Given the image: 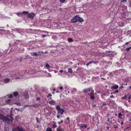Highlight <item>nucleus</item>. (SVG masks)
I'll list each match as a JSON object with an SVG mask.
<instances>
[{
    "label": "nucleus",
    "mask_w": 131,
    "mask_h": 131,
    "mask_svg": "<svg viewBox=\"0 0 131 131\" xmlns=\"http://www.w3.org/2000/svg\"><path fill=\"white\" fill-rule=\"evenodd\" d=\"M56 107L58 111V113H60L61 115L62 114L64 111V110L61 108L59 105L57 106Z\"/></svg>",
    "instance_id": "20e7f679"
},
{
    "label": "nucleus",
    "mask_w": 131,
    "mask_h": 131,
    "mask_svg": "<svg viewBox=\"0 0 131 131\" xmlns=\"http://www.w3.org/2000/svg\"><path fill=\"white\" fill-rule=\"evenodd\" d=\"M61 2L62 3H63L65 2V0H60Z\"/></svg>",
    "instance_id": "c756f323"
},
{
    "label": "nucleus",
    "mask_w": 131,
    "mask_h": 131,
    "mask_svg": "<svg viewBox=\"0 0 131 131\" xmlns=\"http://www.w3.org/2000/svg\"><path fill=\"white\" fill-rule=\"evenodd\" d=\"M59 71L60 72H63V70H60Z\"/></svg>",
    "instance_id": "de8ad7c7"
},
{
    "label": "nucleus",
    "mask_w": 131,
    "mask_h": 131,
    "mask_svg": "<svg viewBox=\"0 0 131 131\" xmlns=\"http://www.w3.org/2000/svg\"><path fill=\"white\" fill-rule=\"evenodd\" d=\"M23 108H22V110H20V111H21V112H22L23 111Z\"/></svg>",
    "instance_id": "052dcab7"
},
{
    "label": "nucleus",
    "mask_w": 131,
    "mask_h": 131,
    "mask_svg": "<svg viewBox=\"0 0 131 131\" xmlns=\"http://www.w3.org/2000/svg\"><path fill=\"white\" fill-rule=\"evenodd\" d=\"M110 97L111 98H114V96L113 95H111L110 96Z\"/></svg>",
    "instance_id": "37998d69"
},
{
    "label": "nucleus",
    "mask_w": 131,
    "mask_h": 131,
    "mask_svg": "<svg viewBox=\"0 0 131 131\" xmlns=\"http://www.w3.org/2000/svg\"><path fill=\"white\" fill-rule=\"evenodd\" d=\"M49 103L51 105H54L55 104V102L54 101L52 100L49 102Z\"/></svg>",
    "instance_id": "6e6552de"
},
{
    "label": "nucleus",
    "mask_w": 131,
    "mask_h": 131,
    "mask_svg": "<svg viewBox=\"0 0 131 131\" xmlns=\"http://www.w3.org/2000/svg\"><path fill=\"white\" fill-rule=\"evenodd\" d=\"M68 72H70V73H72V69L71 68H69L68 69Z\"/></svg>",
    "instance_id": "aec40b11"
},
{
    "label": "nucleus",
    "mask_w": 131,
    "mask_h": 131,
    "mask_svg": "<svg viewBox=\"0 0 131 131\" xmlns=\"http://www.w3.org/2000/svg\"><path fill=\"white\" fill-rule=\"evenodd\" d=\"M10 102V99L6 101V102L7 103H9Z\"/></svg>",
    "instance_id": "2f4dec72"
},
{
    "label": "nucleus",
    "mask_w": 131,
    "mask_h": 131,
    "mask_svg": "<svg viewBox=\"0 0 131 131\" xmlns=\"http://www.w3.org/2000/svg\"><path fill=\"white\" fill-rule=\"evenodd\" d=\"M57 127V125L55 124H54L52 126V127L53 128H55Z\"/></svg>",
    "instance_id": "c85d7f7f"
},
{
    "label": "nucleus",
    "mask_w": 131,
    "mask_h": 131,
    "mask_svg": "<svg viewBox=\"0 0 131 131\" xmlns=\"http://www.w3.org/2000/svg\"><path fill=\"white\" fill-rule=\"evenodd\" d=\"M89 95L91 96V95H94V94L93 92H91L90 94H89Z\"/></svg>",
    "instance_id": "5701e85b"
},
{
    "label": "nucleus",
    "mask_w": 131,
    "mask_h": 131,
    "mask_svg": "<svg viewBox=\"0 0 131 131\" xmlns=\"http://www.w3.org/2000/svg\"><path fill=\"white\" fill-rule=\"evenodd\" d=\"M95 105V104H93V105H92V106H93V107H94Z\"/></svg>",
    "instance_id": "4d7b16f0"
},
{
    "label": "nucleus",
    "mask_w": 131,
    "mask_h": 131,
    "mask_svg": "<svg viewBox=\"0 0 131 131\" xmlns=\"http://www.w3.org/2000/svg\"><path fill=\"white\" fill-rule=\"evenodd\" d=\"M94 98H95V97L94 96V95H91V96L90 99H93V100L94 99Z\"/></svg>",
    "instance_id": "393cba45"
},
{
    "label": "nucleus",
    "mask_w": 131,
    "mask_h": 131,
    "mask_svg": "<svg viewBox=\"0 0 131 131\" xmlns=\"http://www.w3.org/2000/svg\"><path fill=\"white\" fill-rule=\"evenodd\" d=\"M13 97V95L12 94H10L9 96V97L10 98H12Z\"/></svg>",
    "instance_id": "cd10ccee"
},
{
    "label": "nucleus",
    "mask_w": 131,
    "mask_h": 131,
    "mask_svg": "<svg viewBox=\"0 0 131 131\" xmlns=\"http://www.w3.org/2000/svg\"><path fill=\"white\" fill-rule=\"evenodd\" d=\"M46 37V35H42V37L43 38H44Z\"/></svg>",
    "instance_id": "a19ab883"
},
{
    "label": "nucleus",
    "mask_w": 131,
    "mask_h": 131,
    "mask_svg": "<svg viewBox=\"0 0 131 131\" xmlns=\"http://www.w3.org/2000/svg\"><path fill=\"white\" fill-rule=\"evenodd\" d=\"M46 130L47 131H52L51 128L49 127H48L47 128Z\"/></svg>",
    "instance_id": "4468645a"
},
{
    "label": "nucleus",
    "mask_w": 131,
    "mask_h": 131,
    "mask_svg": "<svg viewBox=\"0 0 131 131\" xmlns=\"http://www.w3.org/2000/svg\"><path fill=\"white\" fill-rule=\"evenodd\" d=\"M13 119L12 115L5 116L3 115L0 114V119L3 120L4 122H12Z\"/></svg>",
    "instance_id": "f257e3e1"
},
{
    "label": "nucleus",
    "mask_w": 131,
    "mask_h": 131,
    "mask_svg": "<svg viewBox=\"0 0 131 131\" xmlns=\"http://www.w3.org/2000/svg\"><path fill=\"white\" fill-rule=\"evenodd\" d=\"M36 120L37 122V123H38L39 122V121L38 120V117H37L36 118Z\"/></svg>",
    "instance_id": "c9c22d12"
},
{
    "label": "nucleus",
    "mask_w": 131,
    "mask_h": 131,
    "mask_svg": "<svg viewBox=\"0 0 131 131\" xmlns=\"http://www.w3.org/2000/svg\"><path fill=\"white\" fill-rule=\"evenodd\" d=\"M40 105L38 104H34L31 105L32 107H34L35 108H38L39 107Z\"/></svg>",
    "instance_id": "9d476101"
},
{
    "label": "nucleus",
    "mask_w": 131,
    "mask_h": 131,
    "mask_svg": "<svg viewBox=\"0 0 131 131\" xmlns=\"http://www.w3.org/2000/svg\"><path fill=\"white\" fill-rule=\"evenodd\" d=\"M35 16L33 12H31L28 14L27 17V18H30L33 19Z\"/></svg>",
    "instance_id": "39448f33"
},
{
    "label": "nucleus",
    "mask_w": 131,
    "mask_h": 131,
    "mask_svg": "<svg viewBox=\"0 0 131 131\" xmlns=\"http://www.w3.org/2000/svg\"><path fill=\"white\" fill-rule=\"evenodd\" d=\"M123 88V86H121V87H120L121 88V89H122V88Z\"/></svg>",
    "instance_id": "13d9d810"
},
{
    "label": "nucleus",
    "mask_w": 131,
    "mask_h": 131,
    "mask_svg": "<svg viewBox=\"0 0 131 131\" xmlns=\"http://www.w3.org/2000/svg\"><path fill=\"white\" fill-rule=\"evenodd\" d=\"M87 126L85 125H82L81 126V127L82 128H86Z\"/></svg>",
    "instance_id": "2eb2a0df"
},
{
    "label": "nucleus",
    "mask_w": 131,
    "mask_h": 131,
    "mask_svg": "<svg viewBox=\"0 0 131 131\" xmlns=\"http://www.w3.org/2000/svg\"><path fill=\"white\" fill-rule=\"evenodd\" d=\"M68 41L69 42H70L73 41L72 39L71 38H69L68 39Z\"/></svg>",
    "instance_id": "412c9836"
},
{
    "label": "nucleus",
    "mask_w": 131,
    "mask_h": 131,
    "mask_svg": "<svg viewBox=\"0 0 131 131\" xmlns=\"http://www.w3.org/2000/svg\"><path fill=\"white\" fill-rule=\"evenodd\" d=\"M121 15L123 17H124L126 15L124 13H122L121 14Z\"/></svg>",
    "instance_id": "4be33fe9"
},
{
    "label": "nucleus",
    "mask_w": 131,
    "mask_h": 131,
    "mask_svg": "<svg viewBox=\"0 0 131 131\" xmlns=\"http://www.w3.org/2000/svg\"><path fill=\"white\" fill-rule=\"evenodd\" d=\"M38 53H41L40 54H43V52H42H42L39 51V52H38Z\"/></svg>",
    "instance_id": "473e14b6"
},
{
    "label": "nucleus",
    "mask_w": 131,
    "mask_h": 131,
    "mask_svg": "<svg viewBox=\"0 0 131 131\" xmlns=\"http://www.w3.org/2000/svg\"><path fill=\"white\" fill-rule=\"evenodd\" d=\"M28 12L27 11H24L22 12V13L24 14H27L28 13Z\"/></svg>",
    "instance_id": "f3484780"
},
{
    "label": "nucleus",
    "mask_w": 131,
    "mask_h": 131,
    "mask_svg": "<svg viewBox=\"0 0 131 131\" xmlns=\"http://www.w3.org/2000/svg\"><path fill=\"white\" fill-rule=\"evenodd\" d=\"M63 123V121H61V122H58V123L59 124H60V123Z\"/></svg>",
    "instance_id": "79ce46f5"
},
{
    "label": "nucleus",
    "mask_w": 131,
    "mask_h": 131,
    "mask_svg": "<svg viewBox=\"0 0 131 131\" xmlns=\"http://www.w3.org/2000/svg\"><path fill=\"white\" fill-rule=\"evenodd\" d=\"M131 48V46H130V47L127 48L126 49V51H128L130 50Z\"/></svg>",
    "instance_id": "a878e982"
},
{
    "label": "nucleus",
    "mask_w": 131,
    "mask_h": 131,
    "mask_svg": "<svg viewBox=\"0 0 131 131\" xmlns=\"http://www.w3.org/2000/svg\"><path fill=\"white\" fill-rule=\"evenodd\" d=\"M113 126L115 128H116L117 127V126H115V125H114Z\"/></svg>",
    "instance_id": "a18cd8bd"
},
{
    "label": "nucleus",
    "mask_w": 131,
    "mask_h": 131,
    "mask_svg": "<svg viewBox=\"0 0 131 131\" xmlns=\"http://www.w3.org/2000/svg\"><path fill=\"white\" fill-rule=\"evenodd\" d=\"M115 93H116V92H115V91L113 92V94H115Z\"/></svg>",
    "instance_id": "338daca9"
},
{
    "label": "nucleus",
    "mask_w": 131,
    "mask_h": 131,
    "mask_svg": "<svg viewBox=\"0 0 131 131\" xmlns=\"http://www.w3.org/2000/svg\"><path fill=\"white\" fill-rule=\"evenodd\" d=\"M131 98V95L128 97V99H130Z\"/></svg>",
    "instance_id": "09e8293b"
},
{
    "label": "nucleus",
    "mask_w": 131,
    "mask_h": 131,
    "mask_svg": "<svg viewBox=\"0 0 131 131\" xmlns=\"http://www.w3.org/2000/svg\"><path fill=\"white\" fill-rule=\"evenodd\" d=\"M91 89L90 88H88L85 89L83 90V92H87L90 91Z\"/></svg>",
    "instance_id": "0eeeda50"
},
{
    "label": "nucleus",
    "mask_w": 131,
    "mask_h": 131,
    "mask_svg": "<svg viewBox=\"0 0 131 131\" xmlns=\"http://www.w3.org/2000/svg\"><path fill=\"white\" fill-rule=\"evenodd\" d=\"M15 104H16V105H19L20 106H21V104L20 103V102H18V103H15Z\"/></svg>",
    "instance_id": "bb28decb"
},
{
    "label": "nucleus",
    "mask_w": 131,
    "mask_h": 131,
    "mask_svg": "<svg viewBox=\"0 0 131 131\" xmlns=\"http://www.w3.org/2000/svg\"><path fill=\"white\" fill-rule=\"evenodd\" d=\"M13 94L14 95V96H15V97H16L19 94L17 92H14L13 93Z\"/></svg>",
    "instance_id": "9b49d317"
},
{
    "label": "nucleus",
    "mask_w": 131,
    "mask_h": 131,
    "mask_svg": "<svg viewBox=\"0 0 131 131\" xmlns=\"http://www.w3.org/2000/svg\"><path fill=\"white\" fill-rule=\"evenodd\" d=\"M126 98V96L125 95L124 96V97H122V99H125Z\"/></svg>",
    "instance_id": "e433bc0d"
},
{
    "label": "nucleus",
    "mask_w": 131,
    "mask_h": 131,
    "mask_svg": "<svg viewBox=\"0 0 131 131\" xmlns=\"http://www.w3.org/2000/svg\"><path fill=\"white\" fill-rule=\"evenodd\" d=\"M106 105V104H103V106H105Z\"/></svg>",
    "instance_id": "bf43d9fd"
},
{
    "label": "nucleus",
    "mask_w": 131,
    "mask_h": 131,
    "mask_svg": "<svg viewBox=\"0 0 131 131\" xmlns=\"http://www.w3.org/2000/svg\"><path fill=\"white\" fill-rule=\"evenodd\" d=\"M46 67L47 68H49L50 67V66L47 64H46Z\"/></svg>",
    "instance_id": "dca6fc26"
},
{
    "label": "nucleus",
    "mask_w": 131,
    "mask_h": 131,
    "mask_svg": "<svg viewBox=\"0 0 131 131\" xmlns=\"http://www.w3.org/2000/svg\"><path fill=\"white\" fill-rule=\"evenodd\" d=\"M67 119L68 120H69V117H68L67 118Z\"/></svg>",
    "instance_id": "864d4df0"
},
{
    "label": "nucleus",
    "mask_w": 131,
    "mask_h": 131,
    "mask_svg": "<svg viewBox=\"0 0 131 131\" xmlns=\"http://www.w3.org/2000/svg\"><path fill=\"white\" fill-rule=\"evenodd\" d=\"M60 90H62L63 89V87L62 86L60 87Z\"/></svg>",
    "instance_id": "8fccbe9b"
},
{
    "label": "nucleus",
    "mask_w": 131,
    "mask_h": 131,
    "mask_svg": "<svg viewBox=\"0 0 131 131\" xmlns=\"http://www.w3.org/2000/svg\"><path fill=\"white\" fill-rule=\"evenodd\" d=\"M57 131H65L63 128L60 127H58L57 129Z\"/></svg>",
    "instance_id": "f8f14e48"
},
{
    "label": "nucleus",
    "mask_w": 131,
    "mask_h": 131,
    "mask_svg": "<svg viewBox=\"0 0 131 131\" xmlns=\"http://www.w3.org/2000/svg\"><path fill=\"white\" fill-rule=\"evenodd\" d=\"M109 119H109L108 118V119L107 120V121H109Z\"/></svg>",
    "instance_id": "774afa93"
},
{
    "label": "nucleus",
    "mask_w": 131,
    "mask_h": 131,
    "mask_svg": "<svg viewBox=\"0 0 131 131\" xmlns=\"http://www.w3.org/2000/svg\"><path fill=\"white\" fill-rule=\"evenodd\" d=\"M115 91L116 93H118V90H116Z\"/></svg>",
    "instance_id": "49530a36"
},
{
    "label": "nucleus",
    "mask_w": 131,
    "mask_h": 131,
    "mask_svg": "<svg viewBox=\"0 0 131 131\" xmlns=\"http://www.w3.org/2000/svg\"><path fill=\"white\" fill-rule=\"evenodd\" d=\"M16 119H18L19 118V117L18 116H16Z\"/></svg>",
    "instance_id": "c03bdc74"
},
{
    "label": "nucleus",
    "mask_w": 131,
    "mask_h": 131,
    "mask_svg": "<svg viewBox=\"0 0 131 131\" xmlns=\"http://www.w3.org/2000/svg\"><path fill=\"white\" fill-rule=\"evenodd\" d=\"M29 107H32L31 105H26L24 106V107L25 108Z\"/></svg>",
    "instance_id": "a211bd4d"
},
{
    "label": "nucleus",
    "mask_w": 131,
    "mask_h": 131,
    "mask_svg": "<svg viewBox=\"0 0 131 131\" xmlns=\"http://www.w3.org/2000/svg\"><path fill=\"white\" fill-rule=\"evenodd\" d=\"M15 109L16 110H17L18 111H20L19 109L18 108H15Z\"/></svg>",
    "instance_id": "72a5a7b5"
},
{
    "label": "nucleus",
    "mask_w": 131,
    "mask_h": 131,
    "mask_svg": "<svg viewBox=\"0 0 131 131\" xmlns=\"http://www.w3.org/2000/svg\"><path fill=\"white\" fill-rule=\"evenodd\" d=\"M24 95L25 96V97L26 99L29 96V94L27 92H25L24 94Z\"/></svg>",
    "instance_id": "423d86ee"
},
{
    "label": "nucleus",
    "mask_w": 131,
    "mask_h": 131,
    "mask_svg": "<svg viewBox=\"0 0 131 131\" xmlns=\"http://www.w3.org/2000/svg\"><path fill=\"white\" fill-rule=\"evenodd\" d=\"M128 42H126V43H125V44H128Z\"/></svg>",
    "instance_id": "e2e57ef3"
},
{
    "label": "nucleus",
    "mask_w": 131,
    "mask_h": 131,
    "mask_svg": "<svg viewBox=\"0 0 131 131\" xmlns=\"http://www.w3.org/2000/svg\"><path fill=\"white\" fill-rule=\"evenodd\" d=\"M12 131H26L24 127H20L17 126L12 130Z\"/></svg>",
    "instance_id": "7ed1b4c3"
},
{
    "label": "nucleus",
    "mask_w": 131,
    "mask_h": 131,
    "mask_svg": "<svg viewBox=\"0 0 131 131\" xmlns=\"http://www.w3.org/2000/svg\"><path fill=\"white\" fill-rule=\"evenodd\" d=\"M33 54L34 55H35L36 57L38 56H39V54H37L36 52H34L33 53Z\"/></svg>",
    "instance_id": "6ab92c4d"
},
{
    "label": "nucleus",
    "mask_w": 131,
    "mask_h": 131,
    "mask_svg": "<svg viewBox=\"0 0 131 131\" xmlns=\"http://www.w3.org/2000/svg\"><path fill=\"white\" fill-rule=\"evenodd\" d=\"M129 88L130 89L131 88V85L129 86Z\"/></svg>",
    "instance_id": "69168bd1"
},
{
    "label": "nucleus",
    "mask_w": 131,
    "mask_h": 131,
    "mask_svg": "<svg viewBox=\"0 0 131 131\" xmlns=\"http://www.w3.org/2000/svg\"><path fill=\"white\" fill-rule=\"evenodd\" d=\"M129 5L131 6V2H130V3H129Z\"/></svg>",
    "instance_id": "680f3d73"
},
{
    "label": "nucleus",
    "mask_w": 131,
    "mask_h": 131,
    "mask_svg": "<svg viewBox=\"0 0 131 131\" xmlns=\"http://www.w3.org/2000/svg\"><path fill=\"white\" fill-rule=\"evenodd\" d=\"M101 79L104 80H106V79H104V78H101Z\"/></svg>",
    "instance_id": "6e6d98bb"
},
{
    "label": "nucleus",
    "mask_w": 131,
    "mask_h": 131,
    "mask_svg": "<svg viewBox=\"0 0 131 131\" xmlns=\"http://www.w3.org/2000/svg\"><path fill=\"white\" fill-rule=\"evenodd\" d=\"M10 79L8 78L5 79L4 80V83H6L10 81Z\"/></svg>",
    "instance_id": "1a4fd4ad"
},
{
    "label": "nucleus",
    "mask_w": 131,
    "mask_h": 131,
    "mask_svg": "<svg viewBox=\"0 0 131 131\" xmlns=\"http://www.w3.org/2000/svg\"><path fill=\"white\" fill-rule=\"evenodd\" d=\"M89 64V63H88L86 65L87 66H88Z\"/></svg>",
    "instance_id": "5fc2aeb1"
},
{
    "label": "nucleus",
    "mask_w": 131,
    "mask_h": 131,
    "mask_svg": "<svg viewBox=\"0 0 131 131\" xmlns=\"http://www.w3.org/2000/svg\"><path fill=\"white\" fill-rule=\"evenodd\" d=\"M21 13H16V14L18 16H20V15H21Z\"/></svg>",
    "instance_id": "7c9ffc66"
},
{
    "label": "nucleus",
    "mask_w": 131,
    "mask_h": 131,
    "mask_svg": "<svg viewBox=\"0 0 131 131\" xmlns=\"http://www.w3.org/2000/svg\"><path fill=\"white\" fill-rule=\"evenodd\" d=\"M95 63L94 62H93V61L90 62H89V64H90L92 63Z\"/></svg>",
    "instance_id": "ea45409f"
},
{
    "label": "nucleus",
    "mask_w": 131,
    "mask_h": 131,
    "mask_svg": "<svg viewBox=\"0 0 131 131\" xmlns=\"http://www.w3.org/2000/svg\"><path fill=\"white\" fill-rule=\"evenodd\" d=\"M118 88V86L117 85H116L114 86L113 87H112V88H113L114 89H117Z\"/></svg>",
    "instance_id": "ddd939ff"
},
{
    "label": "nucleus",
    "mask_w": 131,
    "mask_h": 131,
    "mask_svg": "<svg viewBox=\"0 0 131 131\" xmlns=\"http://www.w3.org/2000/svg\"><path fill=\"white\" fill-rule=\"evenodd\" d=\"M122 116V115L120 113H119L118 115V117L119 118H121V116Z\"/></svg>",
    "instance_id": "b1692460"
},
{
    "label": "nucleus",
    "mask_w": 131,
    "mask_h": 131,
    "mask_svg": "<svg viewBox=\"0 0 131 131\" xmlns=\"http://www.w3.org/2000/svg\"><path fill=\"white\" fill-rule=\"evenodd\" d=\"M123 123H124L123 122H122L121 123V125H123Z\"/></svg>",
    "instance_id": "3c124183"
},
{
    "label": "nucleus",
    "mask_w": 131,
    "mask_h": 131,
    "mask_svg": "<svg viewBox=\"0 0 131 131\" xmlns=\"http://www.w3.org/2000/svg\"><path fill=\"white\" fill-rule=\"evenodd\" d=\"M71 21L73 23L77 21L82 22L84 21V20L83 19L81 18L80 17H79V15H77L75 16L73 18L71 19Z\"/></svg>",
    "instance_id": "f03ea898"
},
{
    "label": "nucleus",
    "mask_w": 131,
    "mask_h": 131,
    "mask_svg": "<svg viewBox=\"0 0 131 131\" xmlns=\"http://www.w3.org/2000/svg\"><path fill=\"white\" fill-rule=\"evenodd\" d=\"M2 76V75L1 74H0V77H1Z\"/></svg>",
    "instance_id": "0e129e2a"
},
{
    "label": "nucleus",
    "mask_w": 131,
    "mask_h": 131,
    "mask_svg": "<svg viewBox=\"0 0 131 131\" xmlns=\"http://www.w3.org/2000/svg\"><path fill=\"white\" fill-rule=\"evenodd\" d=\"M51 96V94H49L47 96V97L48 98L49 96Z\"/></svg>",
    "instance_id": "f704fd0d"
},
{
    "label": "nucleus",
    "mask_w": 131,
    "mask_h": 131,
    "mask_svg": "<svg viewBox=\"0 0 131 131\" xmlns=\"http://www.w3.org/2000/svg\"><path fill=\"white\" fill-rule=\"evenodd\" d=\"M57 117L58 118H59V117H60L58 115H57Z\"/></svg>",
    "instance_id": "603ef678"
},
{
    "label": "nucleus",
    "mask_w": 131,
    "mask_h": 131,
    "mask_svg": "<svg viewBox=\"0 0 131 131\" xmlns=\"http://www.w3.org/2000/svg\"><path fill=\"white\" fill-rule=\"evenodd\" d=\"M40 98L39 97H38L37 98L36 100L37 101H39L40 100Z\"/></svg>",
    "instance_id": "58836bf2"
},
{
    "label": "nucleus",
    "mask_w": 131,
    "mask_h": 131,
    "mask_svg": "<svg viewBox=\"0 0 131 131\" xmlns=\"http://www.w3.org/2000/svg\"><path fill=\"white\" fill-rule=\"evenodd\" d=\"M125 2H126V0H123L122 1V3H124Z\"/></svg>",
    "instance_id": "4c0bfd02"
}]
</instances>
